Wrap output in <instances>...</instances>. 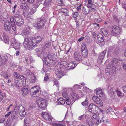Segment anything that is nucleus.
Wrapping results in <instances>:
<instances>
[{
  "label": "nucleus",
  "instance_id": "1",
  "mask_svg": "<svg viewBox=\"0 0 126 126\" xmlns=\"http://www.w3.org/2000/svg\"><path fill=\"white\" fill-rule=\"evenodd\" d=\"M36 21L37 24L35 25V26L38 29H40L44 26L46 20L43 16L40 18H37Z\"/></svg>",
  "mask_w": 126,
  "mask_h": 126
},
{
  "label": "nucleus",
  "instance_id": "2",
  "mask_svg": "<svg viewBox=\"0 0 126 126\" xmlns=\"http://www.w3.org/2000/svg\"><path fill=\"white\" fill-rule=\"evenodd\" d=\"M39 107L42 110H44L47 106V101L46 100L42 98H40L37 101Z\"/></svg>",
  "mask_w": 126,
  "mask_h": 126
},
{
  "label": "nucleus",
  "instance_id": "3",
  "mask_svg": "<svg viewBox=\"0 0 126 126\" xmlns=\"http://www.w3.org/2000/svg\"><path fill=\"white\" fill-rule=\"evenodd\" d=\"M14 17L16 24L17 26H20L23 25L24 20L21 15L16 14L15 15Z\"/></svg>",
  "mask_w": 126,
  "mask_h": 126
},
{
  "label": "nucleus",
  "instance_id": "4",
  "mask_svg": "<svg viewBox=\"0 0 126 126\" xmlns=\"http://www.w3.org/2000/svg\"><path fill=\"white\" fill-rule=\"evenodd\" d=\"M99 107L94 104L91 103L89 105L88 107V111L93 113L95 114L97 112Z\"/></svg>",
  "mask_w": 126,
  "mask_h": 126
},
{
  "label": "nucleus",
  "instance_id": "5",
  "mask_svg": "<svg viewBox=\"0 0 126 126\" xmlns=\"http://www.w3.org/2000/svg\"><path fill=\"white\" fill-rule=\"evenodd\" d=\"M96 43L100 46H103L105 44V42L103 35L101 33H99L97 35Z\"/></svg>",
  "mask_w": 126,
  "mask_h": 126
},
{
  "label": "nucleus",
  "instance_id": "6",
  "mask_svg": "<svg viewBox=\"0 0 126 126\" xmlns=\"http://www.w3.org/2000/svg\"><path fill=\"white\" fill-rule=\"evenodd\" d=\"M23 44L27 46V47L29 48H32L35 46L32 41V40L30 39L26 38L24 41Z\"/></svg>",
  "mask_w": 126,
  "mask_h": 126
},
{
  "label": "nucleus",
  "instance_id": "7",
  "mask_svg": "<svg viewBox=\"0 0 126 126\" xmlns=\"http://www.w3.org/2000/svg\"><path fill=\"white\" fill-rule=\"evenodd\" d=\"M110 31L111 35L114 36L119 34L121 32L120 28L116 25L112 26Z\"/></svg>",
  "mask_w": 126,
  "mask_h": 126
},
{
  "label": "nucleus",
  "instance_id": "8",
  "mask_svg": "<svg viewBox=\"0 0 126 126\" xmlns=\"http://www.w3.org/2000/svg\"><path fill=\"white\" fill-rule=\"evenodd\" d=\"M81 49L82 56L84 57H86L88 56V51L86 44L83 43L81 44Z\"/></svg>",
  "mask_w": 126,
  "mask_h": 126
},
{
  "label": "nucleus",
  "instance_id": "9",
  "mask_svg": "<svg viewBox=\"0 0 126 126\" xmlns=\"http://www.w3.org/2000/svg\"><path fill=\"white\" fill-rule=\"evenodd\" d=\"M11 46L14 48L16 50H20V47L19 44L14 39H13L11 42Z\"/></svg>",
  "mask_w": 126,
  "mask_h": 126
},
{
  "label": "nucleus",
  "instance_id": "10",
  "mask_svg": "<svg viewBox=\"0 0 126 126\" xmlns=\"http://www.w3.org/2000/svg\"><path fill=\"white\" fill-rule=\"evenodd\" d=\"M14 77L16 79V80L20 79L22 81H24V77L22 75H20L16 72H15L14 73Z\"/></svg>",
  "mask_w": 126,
  "mask_h": 126
},
{
  "label": "nucleus",
  "instance_id": "11",
  "mask_svg": "<svg viewBox=\"0 0 126 126\" xmlns=\"http://www.w3.org/2000/svg\"><path fill=\"white\" fill-rule=\"evenodd\" d=\"M54 57V55L51 54H49L47 55V57L45 58L44 60L47 63H49V62H51V61H53L55 60V59Z\"/></svg>",
  "mask_w": 126,
  "mask_h": 126
},
{
  "label": "nucleus",
  "instance_id": "12",
  "mask_svg": "<svg viewBox=\"0 0 126 126\" xmlns=\"http://www.w3.org/2000/svg\"><path fill=\"white\" fill-rule=\"evenodd\" d=\"M24 107L21 105H19V106H16L14 108V112L16 113H19L21 112L22 110L24 109Z\"/></svg>",
  "mask_w": 126,
  "mask_h": 126
},
{
  "label": "nucleus",
  "instance_id": "13",
  "mask_svg": "<svg viewBox=\"0 0 126 126\" xmlns=\"http://www.w3.org/2000/svg\"><path fill=\"white\" fill-rule=\"evenodd\" d=\"M4 30L7 31H10L11 29L10 23L9 21H7L5 22L4 25Z\"/></svg>",
  "mask_w": 126,
  "mask_h": 126
},
{
  "label": "nucleus",
  "instance_id": "14",
  "mask_svg": "<svg viewBox=\"0 0 126 126\" xmlns=\"http://www.w3.org/2000/svg\"><path fill=\"white\" fill-rule=\"evenodd\" d=\"M20 79L16 80V79H14V81L15 83V86L17 87H19L22 86L23 84V81Z\"/></svg>",
  "mask_w": 126,
  "mask_h": 126
},
{
  "label": "nucleus",
  "instance_id": "15",
  "mask_svg": "<svg viewBox=\"0 0 126 126\" xmlns=\"http://www.w3.org/2000/svg\"><path fill=\"white\" fill-rule=\"evenodd\" d=\"M42 40V38L40 36L32 38V41L35 45L40 43Z\"/></svg>",
  "mask_w": 126,
  "mask_h": 126
},
{
  "label": "nucleus",
  "instance_id": "16",
  "mask_svg": "<svg viewBox=\"0 0 126 126\" xmlns=\"http://www.w3.org/2000/svg\"><path fill=\"white\" fill-rule=\"evenodd\" d=\"M44 48H38L35 49V51H36V54L39 57H40L41 55L43 52V51L44 50Z\"/></svg>",
  "mask_w": 126,
  "mask_h": 126
},
{
  "label": "nucleus",
  "instance_id": "17",
  "mask_svg": "<svg viewBox=\"0 0 126 126\" xmlns=\"http://www.w3.org/2000/svg\"><path fill=\"white\" fill-rule=\"evenodd\" d=\"M114 67L113 65L111 64H109L106 67L105 69V72L106 73H109V74L112 71L113 68Z\"/></svg>",
  "mask_w": 126,
  "mask_h": 126
},
{
  "label": "nucleus",
  "instance_id": "18",
  "mask_svg": "<svg viewBox=\"0 0 126 126\" xmlns=\"http://www.w3.org/2000/svg\"><path fill=\"white\" fill-rule=\"evenodd\" d=\"M74 57L76 60L77 61H80L82 59L81 54L79 52H78L75 54Z\"/></svg>",
  "mask_w": 126,
  "mask_h": 126
},
{
  "label": "nucleus",
  "instance_id": "19",
  "mask_svg": "<svg viewBox=\"0 0 126 126\" xmlns=\"http://www.w3.org/2000/svg\"><path fill=\"white\" fill-rule=\"evenodd\" d=\"M77 65L76 62H71L68 63V68L69 69H73Z\"/></svg>",
  "mask_w": 126,
  "mask_h": 126
},
{
  "label": "nucleus",
  "instance_id": "20",
  "mask_svg": "<svg viewBox=\"0 0 126 126\" xmlns=\"http://www.w3.org/2000/svg\"><path fill=\"white\" fill-rule=\"evenodd\" d=\"M2 36L3 38L1 37H0V40L3 41L5 43H7L9 41V39L6 34L3 33L2 35Z\"/></svg>",
  "mask_w": 126,
  "mask_h": 126
},
{
  "label": "nucleus",
  "instance_id": "21",
  "mask_svg": "<svg viewBox=\"0 0 126 126\" xmlns=\"http://www.w3.org/2000/svg\"><path fill=\"white\" fill-rule=\"evenodd\" d=\"M60 70L59 69L58 70V69H56L55 74L57 75V76L58 78H61L64 75V74L61 72L62 71L61 70V69L60 68Z\"/></svg>",
  "mask_w": 126,
  "mask_h": 126
},
{
  "label": "nucleus",
  "instance_id": "22",
  "mask_svg": "<svg viewBox=\"0 0 126 126\" xmlns=\"http://www.w3.org/2000/svg\"><path fill=\"white\" fill-rule=\"evenodd\" d=\"M96 94L97 95H98L99 97H104V94L103 93V91L100 88L97 89Z\"/></svg>",
  "mask_w": 126,
  "mask_h": 126
},
{
  "label": "nucleus",
  "instance_id": "23",
  "mask_svg": "<svg viewBox=\"0 0 126 126\" xmlns=\"http://www.w3.org/2000/svg\"><path fill=\"white\" fill-rule=\"evenodd\" d=\"M106 52V50H105L102 52H101L99 55L98 60H100V61H101L104 58Z\"/></svg>",
  "mask_w": 126,
  "mask_h": 126
},
{
  "label": "nucleus",
  "instance_id": "24",
  "mask_svg": "<svg viewBox=\"0 0 126 126\" xmlns=\"http://www.w3.org/2000/svg\"><path fill=\"white\" fill-rule=\"evenodd\" d=\"M82 11L84 14H86L90 12V10L87 7L86 5H85L83 7Z\"/></svg>",
  "mask_w": 126,
  "mask_h": 126
},
{
  "label": "nucleus",
  "instance_id": "25",
  "mask_svg": "<svg viewBox=\"0 0 126 126\" xmlns=\"http://www.w3.org/2000/svg\"><path fill=\"white\" fill-rule=\"evenodd\" d=\"M95 119L88 120L87 121L86 123L87 125L89 126H94V123L95 122Z\"/></svg>",
  "mask_w": 126,
  "mask_h": 126
},
{
  "label": "nucleus",
  "instance_id": "26",
  "mask_svg": "<svg viewBox=\"0 0 126 126\" xmlns=\"http://www.w3.org/2000/svg\"><path fill=\"white\" fill-rule=\"evenodd\" d=\"M29 75H30V76H32L30 82L32 83L34 82L35 81L36 79L34 74L33 73H32L31 72L30 73H29Z\"/></svg>",
  "mask_w": 126,
  "mask_h": 126
},
{
  "label": "nucleus",
  "instance_id": "27",
  "mask_svg": "<svg viewBox=\"0 0 126 126\" xmlns=\"http://www.w3.org/2000/svg\"><path fill=\"white\" fill-rule=\"evenodd\" d=\"M29 91L30 89H29L27 88H24L22 90L21 92L23 95H26L29 93Z\"/></svg>",
  "mask_w": 126,
  "mask_h": 126
},
{
  "label": "nucleus",
  "instance_id": "28",
  "mask_svg": "<svg viewBox=\"0 0 126 126\" xmlns=\"http://www.w3.org/2000/svg\"><path fill=\"white\" fill-rule=\"evenodd\" d=\"M57 102L59 105H63L65 104V101L62 98H59L58 99Z\"/></svg>",
  "mask_w": 126,
  "mask_h": 126
},
{
  "label": "nucleus",
  "instance_id": "29",
  "mask_svg": "<svg viewBox=\"0 0 126 126\" xmlns=\"http://www.w3.org/2000/svg\"><path fill=\"white\" fill-rule=\"evenodd\" d=\"M71 98L72 100L74 102L76 100L78 99L79 97L78 94L74 93L71 96Z\"/></svg>",
  "mask_w": 126,
  "mask_h": 126
},
{
  "label": "nucleus",
  "instance_id": "30",
  "mask_svg": "<svg viewBox=\"0 0 126 126\" xmlns=\"http://www.w3.org/2000/svg\"><path fill=\"white\" fill-rule=\"evenodd\" d=\"M25 3H22L20 6V8L23 10H25L29 8L28 6Z\"/></svg>",
  "mask_w": 126,
  "mask_h": 126
},
{
  "label": "nucleus",
  "instance_id": "31",
  "mask_svg": "<svg viewBox=\"0 0 126 126\" xmlns=\"http://www.w3.org/2000/svg\"><path fill=\"white\" fill-rule=\"evenodd\" d=\"M115 91L116 92V90L115 88L114 87L111 88L109 91V93L110 96L111 97V95L114 94Z\"/></svg>",
  "mask_w": 126,
  "mask_h": 126
},
{
  "label": "nucleus",
  "instance_id": "32",
  "mask_svg": "<svg viewBox=\"0 0 126 126\" xmlns=\"http://www.w3.org/2000/svg\"><path fill=\"white\" fill-rule=\"evenodd\" d=\"M52 0H45L44 3L45 6H49L51 5L52 3Z\"/></svg>",
  "mask_w": 126,
  "mask_h": 126
},
{
  "label": "nucleus",
  "instance_id": "33",
  "mask_svg": "<svg viewBox=\"0 0 126 126\" xmlns=\"http://www.w3.org/2000/svg\"><path fill=\"white\" fill-rule=\"evenodd\" d=\"M37 90H38V89L36 87H32L31 88V90L30 92L31 95H33V94H34V92H35Z\"/></svg>",
  "mask_w": 126,
  "mask_h": 126
},
{
  "label": "nucleus",
  "instance_id": "34",
  "mask_svg": "<svg viewBox=\"0 0 126 126\" xmlns=\"http://www.w3.org/2000/svg\"><path fill=\"white\" fill-rule=\"evenodd\" d=\"M34 94L33 95H31L33 97H36L38 96L40 94V90L38 89V90H37L35 92H34Z\"/></svg>",
  "mask_w": 126,
  "mask_h": 126
},
{
  "label": "nucleus",
  "instance_id": "35",
  "mask_svg": "<svg viewBox=\"0 0 126 126\" xmlns=\"http://www.w3.org/2000/svg\"><path fill=\"white\" fill-rule=\"evenodd\" d=\"M120 49L119 47H116L114 51L113 52V54L115 55H118L120 53Z\"/></svg>",
  "mask_w": 126,
  "mask_h": 126
},
{
  "label": "nucleus",
  "instance_id": "36",
  "mask_svg": "<svg viewBox=\"0 0 126 126\" xmlns=\"http://www.w3.org/2000/svg\"><path fill=\"white\" fill-rule=\"evenodd\" d=\"M116 92L118 96L120 97L123 98L124 96L123 94L117 89L116 90Z\"/></svg>",
  "mask_w": 126,
  "mask_h": 126
},
{
  "label": "nucleus",
  "instance_id": "37",
  "mask_svg": "<svg viewBox=\"0 0 126 126\" xmlns=\"http://www.w3.org/2000/svg\"><path fill=\"white\" fill-rule=\"evenodd\" d=\"M42 53L40 57L42 58L44 60L45 58H46V57H47V53L45 52L44 50L43 51V52H42Z\"/></svg>",
  "mask_w": 126,
  "mask_h": 126
},
{
  "label": "nucleus",
  "instance_id": "38",
  "mask_svg": "<svg viewBox=\"0 0 126 126\" xmlns=\"http://www.w3.org/2000/svg\"><path fill=\"white\" fill-rule=\"evenodd\" d=\"M42 53L40 57L42 58L44 60L45 58H46V57H47V53L45 52L44 50L43 51V52H42Z\"/></svg>",
  "mask_w": 126,
  "mask_h": 126
},
{
  "label": "nucleus",
  "instance_id": "39",
  "mask_svg": "<svg viewBox=\"0 0 126 126\" xmlns=\"http://www.w3.org/2000/svg\"><path fill=\"white\" fill-rule=\"evenodd\" d=\"M100 98L96 96H94L92 97V100L95 103H97L98 100H99Z\"/></svg>",
  "mask_w": 126,
  "mask_h": 126
},
{
  "label": "nucleus",
  "instance_id": "40",
  "mask_svg": "<svg viewBox=\"0 0 126 126\" xmlns=\"http://www.w3.org/2000/svg\"><path fill=\"white\" fill-rule=\"evenodd\" d=\"M97 105V106L99 107H102L103 105V103L101 100L99 99V100H98L97 101V103H96Z\"/></svg>",
  "mask_w": 126,
  "mask_h": 126
},
{
  "label": "nucleus",
  "instance_id": "41",
  "mask_svg": "<svg viewBox=\"0 0 126 126\" xmlns=\"http://www.w3.org/2000/svg\"><path fill=\"white\" fill-rule=\"evenodd\" d=\"M88 104V100L86 98L85 101L81 103L82 105L84 106H87Z\"/></svg>",
  "mask_w": 126,
  "mask_h": 126
},
{
  "label": "nucleus",
  "instance_id": "42",
  "mask_svg": "<svg viewBox=\"0 0 126 126\" xmlns=\"http://www.w3.org/2000/svg\"><path fill=\"white\" fill-rule=\"evenodd\" d=\"M7 59H6V58L5 60H2L1 57L0 56V65L4 64L5 63V62L7 61Z\"/></svg>",
  "mask_w": 126,
  "mask_h": 126
},
{
  "label": "nucleus",
  "instance_id": "43",
  "mask_svg": "<svg viewBox=\"0 0 126 126\" xmlns=\"http://www.w3.org/2000/svg\"><path fill=\"white\" fill-rule=\"evenodd\" d=\"M59 11L63 13H67L68 12V11L66 9L64 8L60 9Z\"/></svg>",
  "mask_w": 126,
  "mask_h": 126
},
{
  "label": "nucleus",
  "instance_id": "44",
  "mask_svg": "<svg viewBox=\"0 0 126 126\" xmlns=\"http://www.w3.org/2000/svg\"><path fill=\"white\" fill-rule=\"evenodd\" d=\"M6 97L5 94L4 93L2 92H0V99L1 100L3 99V98H5Z\"/></svg>",
  "mask_w": 126,
  "mask_h": 126
},
{
  "label": "nucleus",
  "instance_id": "45",
  "mask_svg": "<svg viewBox=\"0 0 126 126\" xmlns=\"http://www.w3.org/2000/svg\"><path fill=\"white\" fill-rule=\"evenodd\" d=\"M65 101H66V103L67 105H69L71 103V100L69 98H67L65 99Z\"/></svg>",
  "mask_w": 126,
  "mask_h": 126
},
{
  "label": "nucleus",
  "instance_id": "46",
  "mask_svg": "<svg viewBox=\"0 0 126 126\" xmlns=\"http://www.w3.org/2000/svg\"><path fill=\"white\" fill-rule=\"evenodd\" d=\"M102 33L106 37H107L109 35L108 32L106 30H104V31H103Z\"/></svg>",
  "mask_w": 126,
  "mask_h": 126
},
{
  "label": "nucleus",
  "instance_id": "47",
  "mask_svg": "<svg viewBox=\"0 0 126 126\" xmlns=\"http://www.w3.org/2000/svg\"><path fill=\"white\" fill-rule=\"evenodd\" d=\"M23 32L24 33V35H27L29 33V30L28 29H27L26 28L23 31Z\"/></svg>",
  "mask_w": 126,
  "mask_h": 126
},
{
  "label": "nucleus",
  "instance_id": "48",
  "mask_svg": "<svg viewBox=\"0 0 126 126\" xmlns=\"http://www.w3.org/2000/svg\"><path fill=\"white\" fill-rule=\"evenodd\" d=\"M36 11V9L32 8L31 9L29 12V14L31 15H33L34 14Z\"/></svg>",
  "mask_w": 126,
  "mask_h": 126
},
{
  "label": "nucleus",
  "instance_id": "49",
  "mask_svg": "<svg viewBox=\"0 0 126 126\" xmlns=\"http://www.w3.org/2000/svg\"><path fill=\"white\" fill-rule=\"evenodd\" d=\"M15 18H14V17L12 16L11 17L10 19V23L11 24H14L15 23L14 21Z\"/></svg>",
  "mask_w": 126,
  "mask_h": 126
},
{
  "label": "nucleus",
  "instance_id": "50",
  "mask_svg": "<svg viewBox=\"0 0 126 126\" xmlns=\"http://www.w3.org/2000/svg\"><path fill=\"white\" fill-rule=\"evenodd\" d=\"M11 27L13 30L15 31L16 29V26L15 23L11 24Z\"/></svg>",
  "mask_w": 126,
  "mask_h": 126
},
{
  "label": "nucleus",
  "instance_id": "51",
  "mask_svg": "<svg viewBox=\"0 0 126 126\" xmlns=\"http://www.w3.org/2000/svg\"><path fill=\"white\" fill-rule=\"evenodd\" d=\"M111 61L112 62L115 63H118V59L114 58H112Z\"/></svg>",
  "mask_w": 126,
  "mask_h": 126
},
{
  "label": "nucleus",
  "instance_id": "52",
  "mask_svg": "<svg viewBox=\"0 0 126 126\" xmlns=\"http://www.w3.org/2000/svg\"><path fill=\"white\" fill-rule=\"evenodd\" d=\"M50 43L49 42H48L47 43H46L44 46V48H47L49 47H50Z\"/></svg>",
  "mask_w": 126,
  "mask_h": 126
},
{
  "label": "nucleus",
  "instance_id": "53",
  "mask_svg": "<svg viewBox=\"0 0 126 126\" xmlns=\"http://www.w3.org/2000/svg\"><path fill=\"white\" fill-rule=\"evenodd\" d=\"M54 126H65L63 124L55 123L53 124Z\"/></svg>",
  "mask_w": 126,
  "mask_h": 126
},
{
  "label": "nucleus",
  "instance_id": "54",
  "mask_svg": "<svg viewBox=\"0 0 126 126\" xmlns=\"http://www.w3.org/2000/svg\"><path fill=\"white\" fill-rule=\"evenodd\" d=\"M49 76V75L48 74H46L44 78V80L45 81H47L48 79Z\"/></svg>",
  "mask_w": 126,
  "mask_h": 126
},
{
  "label": "nucleus",
  "instance_id": "55",
  "mask_svg": "<svg viewBox=\"0 0 126 126\" xmlns=\"http://www.w3.org/2000/svg\"><path fill=\"white\" fill-rule=\"evenodd\" d=\"M46 118H45V119L47 120H49L50 121H51L52 119L51 118V117L50 116H48V115H47L46 116Z\"/></svg>",
  "mask_w": 126,
  "mask_h": 126
},
{
  "label": "nucleus",
  "instance_id": "56",
  "mask_svg": "<svg viewBox=\"0 0 126 126\" xmlns=\"http://www.w3.org/2000/svg\"><path fill=\"white\" fill-rule=\"evenodd\" d=\"M91 10H92V11H94L95 10V8L96 7H95V6L93 4H92V5H91Z\"/></svg>",
  "mask_w": 126,
  "mask_h": 126
},
{
  "label": "nucleus",
  "instance_id": "57",
  "mask_svg": "<svg viewBox=\"0 0 126 126\" xmlns=\"http://www.w3.org/2000/svg\"><path fill=\"white\" fill-rule=\"evenodd\" d=\"M25 109L24 108V109L22 110L21 112H20L19 114L20 115L22 116L25 115Z\"/></svg>",
  "mask_w": 126,
  "mask_h": 126
},
{
  "label": "nucleus",
  "instance_id": "58",
  "mask_svg": "<svg viewBox=\"0 0 126 126\" xmlns=\"http://www.w3.org/2000/svg\"><path fill=\"white\" fill-rule=\"evenodd\" d=\"M40 4V3L37 2L34 6V7L35 8H37Z\"/></svg>",
  "mask_w": 126,
  "mask_h": 126
},
{
  "label": "nucleus",
  "instance_id": "59",
  "mask_svg": "<svg viewBox=\"0 0 126 126\" xmlns=\"http://www.w3.org/2000/svg\"><path fill=\"white\" fill-rule=\"evenodd\" d=\"M102 21V20L100 18H98L97 19L95 20V22L96 23H99Z\"/></svg>",
  "mask_w": 126,
  "mask_h": 126
},
{
  "label": "nucleus",
  "instance_id": "60",
  "mask_svg": "<svg viewBox=\"0 0 126 126\" xmlns=\"http://www.w3.org/2000/svg\"><path fill=\"white\" fill-rule=\"evenodd\" d=\"M15 113V112L12 113L11 114V118L13 120H14L16 119V117L14 115Z\"/></svg>",
  "mask_w": 126,
  "mask_h": 126
},
{
  "label": "nucleus",
  "instance_id": "61",
  "mask_svg": "<svg viewBox=\"0 0 126 126\" xmlns=\"http://www.w3.org/2000/svg\"><path fill=\"white\" fill-rule=\"evenodd\" d=\"M95 125L96 126H98L99 124L101 123V120H98L96 122H95Z\"/></svg>",
  "mask_w": 126,
  "mask_h": 126
},
{
  "label": "nucleus",
  "instance_id": "62",
  "mask_svg": "<svg viewBox=\"0 0 126 126\" xmlns=\"http://www.w3.org/2000/svg\"><path fill=\"white\" fill-rule=\"evenodd\" d=\"M79 15L78 13L77 12H75L73 15V17L74 18H75Z\"/></svg>",
  "mask_w": 126,
  "mask_h": 126
},
{
  "label": "nucleus",
  "instance_id": "63",
  "mask_svg": "<svg viewBox=\"0 0 126 126\" xmlns=\"http://www.w3.org/2000/svg\"><path fill=\"white\" fill-rule=\"evenodd\" d=\"M27 1L26 3V4L27 3H32L34 1V0H27Z\"/></svg>",
  "mask_w": 126,
  "mask_h": 126
},
{
  "label": "nucleus",
  "instance_id": "64",
  "mask_svg": "<svg viewBox=\"0 0 126 126\" xmlns=\"http://www.w3.org/2000/svg\"><path fill=\"white\" fill-rule=\"evenodd\" d=\"M46 113L44 112H43L42 113V115L43 117L45 118L46 117Z\"/></svg>",
  "mask_w": 126,
  "mask_h": 126
}]
</instances>
